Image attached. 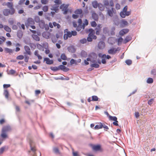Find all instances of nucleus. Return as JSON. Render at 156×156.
Returning <instances> with one entry per match:
<instances>
[{
	"label": "nucleus",
	"instance_id": "3c124183",
	"mask_svg": "<svg viewBox=\"0 0 156 156\" xmlns=\"http://www.w3.org/2000/svg\"><path fill=\"white\" fill-rule=\"evenodd\" d=\"M54 2L56 4L58 5H59L62 3V2L60 0H55L54 1Z\"/></svg>",
	"mask_w": 156,
	"mask_h": 156
},
{
	"label": "nucleus",
	"instance_id": "dca6fc26",
	"mask_svg": "<svg viewBox=\"0 0 156 156\" xmlns=\"http://www.w3.org/2000/svg\"><path fill=\"white\" fill-rule=\"evenodd\" d=\"M42 36L45 38L48 39L50 37L51 34L49 32L46 31L42 34Z\"/></svg>",
	"mask_w": 156,
	"mask_h": 156
},
{
	"label": "nucleus",
	"instance_id": "338daca9",
	"mask_svg": "<svg viewBox=\"0 0 156 156\" xmlns=\"http://www.w3.org/2000/svg\"><path fill=\"white\" fill-rule=\"evenodd\" d=\"M75 62L76 61L74 59H71L70 61V63L71 64H73L74 63L76 64V63Z\"/></svg>",
	"mask_w": 156,
	"mask_h": 156
},
{
	"label": "nucleus",
	"instance_id": "f704fd0d",
	"mask_svg": "<svg viewBox=\"0 0 156 156\" xmlns=\"http://www.w3.org/2000/svg\"><path fill=\"white\" fill-rule=\"evenodd\" d=\"M90 66L95 68H98L99 67V65L97 63H94L91 64Z\"/></svg>",
	"mask_w": 156,
	"mask_h": 156
},
{
	"label": "nucleus",
	"instance_id": "69168bd1",
	"mask_svg": "<svg viewBox=\"0 0 156 156\" xmlns=\"http://www.w3.org/2000/svg\"><path fill=\"white\" fill-rule=\"evenodd\" d=\"M71 33L72 35L76 36L77 35V32L76 31H72Z\"/></svg>",
	"mask_w": 156,
	"mask_h": 156
},
{
	"label": "nucleus",
	"instance_id": "c9c22d12",
	"mask_svg": "<svg viewBox=\"0 0 156 156\" xmlns=\"http://www.w3.org/2000/svg\"><path fill=\"white\" fill-rule=\"evenodd\" d=\"M24 58H25L24 55L23 56V55H20L16 57V59L17 60H23Z\"/></svg>",
	"mask_w": 156,
	"mask_h": 156
},
{
	"label": "nucleus",
	"instance_id": "7ed1b4c3",
	"mask_svg": "<svg viewBox=\"0 0 156 156\" xmlns=\"http://www.w3.org/2000/svg\"><path fill=\"white\" fill-rule=\"evenodd\" d=\"M15 12V9L14 8H12L10 9H5L3 10L2 13L5 16H7L9 14H13Z\"/></svg>",
	"mask_w": 156,
	"mask_h": 156
},
{
	"label": "nucleus",
	"instance_id": "aec40b11",
	"mask_svg": "<svg viewBox=\"0 0 156 156\" xmlns=\"http://www.w3.org/2000/svg\"><path fill=\"white\" fill-rule=\"evenodd\" d=\"M92 148L94 150H95L96 151L100 150L101 149V146L100 145H94L93 146Z\"/></svg>",
	"mask_w": 156,
	"mask_h": 156
},
{
	"label": "nucleus",
	"instance_id": "8fccbe9b",
	"mask_svg": "<svg viewBox=\"0 0 156 156\" xmlns=\"http://www.w3.org/2000/svg\"><path fill=\"white\" fill-rule=\"evenodd\" d=\"M121 8V6L120 5L119 3H117L115 5V9L117 10H118L119 9H120Z\"/></svg>",
	"mask_w": 156,
	"mask_h": 156
},
{
	"label": "nucleus",
	"instance_id": "473e14b6",
	"mask_svg": "<svg viewBox=\"0 0 156 156\" xmlns=\"http://www.w3.org/2000/svg\"><path fill=\"white\" fill-rule=\"evenodd\" d=\"M109 118L111 120L118 122V121H117V118L115 116H112L111 115H109Z\"/></svg>",
	"mask_w": 156,
	"mask_h": 156
},
{
	"label": "nucleus",
	"instance_id": "f03ea898",
	"mask_svg": "<svg viewBox=\"0 0 156 156\" xmlns=\"http://www.w3.org/2000/svg\"><path fill=\"white\" fill-rule=\"evenodd\" d=\"M89 33L88 34V36L87 37V40L88 42H91L92 41L93 39H96L97 37L96 36L94 35L95 31L92 29H90L89 30Z\"/></svg>",
	"mask_w": 156,
	"mask_h": 156
},
{
	"label": "nucleus",
	"instance_id": "603ef678",
	"mask_svg": "<svg viewBox=\"0 0 156 156\" xmlns=\"http://www.w3.org/2000/svg\"><path fill=\"white\" fill-rule=\"evenodd\" d=\"M5 149V147H2L0 148V154H2L4 152Z\"/></svg>",
	"mask_w": 156,
	"mask_h": 156
},
{
	"label": "nucleus",
	"instance_id": "13d9d810",
	"mask_svg": "<svg viewBox=\"0 0 156 156\" xmlns=\"http://www.w3.org/2000/svg\"><path fill=\"white\" fill-rule=\"evenodd\" d=\"M153 101H154V99H150L148 101V104L149 105H151L152 104Z\"/></svg>",
	"mask_w": 156,
	"mask_h": 156
},
{
	"label": "nucleus",
	"instance_id": "39448f33",
	"mask_svg": "<svg viewBox=\"0 0 156 156\" xmlns=\"http://www.w3.org/2000/svg\"><path fill=\"white\" fill-rule=\"evenodd\" d=\"M104 5L107 8V7L110 6L113 7L114 6V4L113 0H111L109 1L108 0H104L103 2Z\"/></svg>",
	"mask_w": 156,
	"mask_h": 156
},
{
	"label": "nucleus",
	"instance_id": "a18cd8bd",
	"mask_svg": "<svg viewBox=\"0 0 156 156\" xmlns=\"http://www.w3.org/2000/svg\"><path fill=\"white\" fill-rule=\"evenodd\" d=\"M51 69L53 71H56L59 70V66L58 67H51Z\"/></svg>",
	"mask_w": 156,
	"mask_h": 156
},
{
	"label": "nucleus",
	"instance_id": "6e6d98bb",
	"mask_svg": "<svg viewBox=\"0 0 156 156\" xmlns=\"http://www.w3.org/2000/svg\"><path fill=\"white\" fill-rule=\"evenodd\" d=\"M91 25L92 27H95L96 26L97 24L95 21H93L91 22Z\"/></svg>",
	"mask_w": 156,
	"mask_h": 156
},
{
	"label": "nucleus",
	"instance_id": "bf43d9fd",
	"mask_svg": "<svg viewBox=\"0 0 156 156\" xmlns=\"http://www.w3.org/2000/svg\"><path fill=\"white\" fill-rule=\"evenodd\" d=\"M108 30L107 27H105L103 28V32L104 33L106 34L108 32Z\"/></svg>",
	"mask_w": 156,
	"mask_h": 156
},
{
	"label": "nucleus",
	"instance_id": "ea45409f",
	"mask_svg": "<svg viewBox=\"0 0 156 156\" xmlns=\"http://www.w3.org/2000/svg\"><path fill=\"white\" fill-rule=\"evenodd\" d=\"M61 58L63 60H66L67 57L65 54H62L61 55Z\"/></svg>",
	"mask_w": 156,
	"mask_h": 156
},
{
	"label": "nucleus",
	"instance_id": "c03bdc74",
	"mask_svg": "<svg viewBox=\"0 0 156 156\" xmlns=\"http://www.w3.org/2000/svg\"><path fill=\"white\" fill-rule=\"evenodd\" d=\"M125 63L128 65H130L132 63V61L130 59H127L125 61Z\"/></svg>",
	"mask_w": 156,
	"mask_h": 156
},
{
	"label": "nucleus",
	"instance_id": "72a5a7b5",
	"mask_svg": "<svg viewBox=\"0 0 156 156\" xmlns=\"http://www.w3.org/2000/svg\"><path fill=\"white\" fill-rule=\"evenodd\" d=\"M33 38L35 40L38 41H40V38L37 35L34 34L32 36Z\"/></svg>",
	"mask_w": 156,
	"mask_h": 156
},
{
	"label": "nucleus",
	"instance_id": "bb28decb",
	"mask_svg": "<svg viewBox=\"0 0 156 156\" xmlns=\"http://www.w3.org/2000/svg\"><path fill=\"white\" fill-rule=\"evenodd\" d=\"M105 6L101 3H99L98 7L99 9L101 11H103L105 9Z\"/></svg>",
	"mask_w": 156,
	"mask_h": 156
},
{
	"label": "nucleus",
	"instance_id": "4d7b16f0",
	"mask_svg": "<svg viewBox=\"0 0 156 156\" xmlns=\"http://www.w3.org/2000/svg\"><path fill=\"white\" fill-rule=\"evenodd\" d=\"M41 2L43 4H46L48 2V1L47 0H41Z\"/></svg>",
	"mask_w": 156,
	"mask_h": 156
},
{
	"label": "nucleus",
	"instance_id": "a211bd4d",
	"mask_svg": "<svg viewBox=\"0 0 156 156\" xmlns=\"http://www.w3.org/2000/svg\"><path fill=\"white\" fill-rule=\"evenodd\" d=\"M2 5H6L7 6V7L9 8L10 9H12L13 8V4L12 2H8L6 3H3Z\"/></svg>",
	"mask_w": 156,
	"mask_h": 156
},
{
	"label": "nucleus",
	"instance_id": "4468645a",
	"mask_svg": "<svg viewBox=\"0 0 156 156\" xmlns=\"http://www.w3.org/2000/svg\"><path fill=\"white\" fill-rule=\"evenodd\" d=\"M105 44L104 42L101 41L99 42L98 44V47L100 49H102L104 48Z\"/></svg>",
	"mask_w": 156,
	"mask_h": 156
},
{
	"label": "nucleus",
	"instance_id": "4be33fe9",
	"mask_svg": "<svg viewBox=\"0 0 156 156\" xmlns=\"http://www.w3.org/2000/svg\"><path fill=\"white\" fill-rule=\"evenodd\" d=\"M56 39H55V36L54 35L52 36H51V40L53 42L55 43V42L57 41V39L59 37V35L58 34H56Z\"/></svg>",
	"mask_w": 156,
	"mask_h": 156
},
{
	"label": "nucleus",
	"instance_id": "e433bc0d",
	"mask_svg": "<svg viewBox=\"0 0 156 156\" xmlns=\"http://www.w3.org/2000/svg\"><path fill=\"white\" fill-rule=\"evenodd\" d=\"M82 12V11L81 9H77L75 11V13L77 14H80Z\"/></svg>",
	"mask_w": 156,
	"mask_h": 156
},
{
	"label": "nucleus",
	"instance_id": "412c9836",
	"mask_svg": "<svg viewBox=\"0 0 156 156\" xmlns=\"http://www.w3.org/2000/svg\"><path fill=\"white\" fill-rule=\"evenodd\" d=\"M102 127L103 124L101 122H100L98 124L96 125L94 128L95 129H101Z\"/></svg>",
	"mask_w": 156,
	"mask_h": 156
},
{
	"label": "nucleus",
	"instance_id": "864d4df0",
	"mask_svg": "<svg viewBox=\"0 0 156 156\" xmlns=\"http://www.w3.org/2000/svg\"><path fill=\"white\" fill-rule=\"evenodd\" d=\"M72 153L73 156H79V154L78 152L74 151L73 149V150Z\"/></svg>",
	"mask_w": 156,
	"mask_h": 156
},
{
	"label": "nucleus",
	"instance_id": "774afa93",
	"mask_svg": "<svg viewBox=\"0 0 156 156\" xmlns=\"http://www.w3.org/2000/svg\"><path fill=\"white\" fill-rule=\"evenodd\" d=\"M12 28L13 30H17L18 29V27L17 25H14L12 26Z\"/></svg>",
	"mask_w": 156,
	"mask_h": 156
},
{
	"label": "nucleus",
	"instance_id": "a19ab883",
	"mask_svg": "<svg viewBox=\"0 0 156 156\" xmlns=\"http://www.w3.org/2000/svg\"><path fill=\"white\" fill-rule=\"evenodd\" d=\"M98 98L96 96H92V101H97L98 100Z\"/></svg>",
	"mask_w": 156,
	"mask_h": 156
},
{
	"label": "nucleus",
	"instance_id": "1a4fd4ad",
	"mask_svg": "<svg viewBox=\"0 0 156 156\" xmlns=\"http://www.w3.org/2000/svg\"><path fill=\"white\" fill-rule=\"evenodd\" d=\"M101 25V24H98L95 29L96 30V34L97 35H99L101 30L102 28Z\"/></svg>",
	"mask_w": 156,
	"mask_h": 156
},
{
	"label": "nucleus",
	"instance_id": "49530a36",
	"mask_svg": "<svg viewBox=\"0 0 156 156\" xmlns=\"http://www.w3.org/2000/svg\"><path fill=\"white\" fill-rule=\"evenodd\" d=\"M16 73V71L15 70L13 69H11L9 71L8 74L10 75H13Z\"/></svg>",
	"mask_w": 156,
	"mask_h": 156
},
{
	"label": "nucleus",
	"instance_id": "79ce46f5",
	"mask_svg": "<svg viewBox=\"0 0 156 156\" xmlns=\"http://www.w3.org/2000/svg\"><path fill=\"white\" fill-rule=\"evenodd\" d=\"M1 136L3 138H6L7 137V135L6 134V133L4 132H2Z\"/></svg>",
	"mask_w": 156,
	"mask_h": 156
},
{
	"label": "nucleus",
	"instance_id": "052dcab7",
	"mask_svg": "<svg viewBox=\"0 0 156 156\" xmlns=\"http://www.w3.org/2000/svg\"><path fill=\"white\" fill-rule=\"evenodd\" d=\"M3 86L4 88H7L10 87V85L9 84H4Z\"/></svg>",
	"mask_w": 156,
	"mask_h": 156
},
{
	"label": "nucleus",
	"instance_id": "6e6552de",
	"mask_svg": "<svg viewBox=\"0 0 156 156\" xmlns=\"http://www.w3.org/2000/svg\"><path fill=\"white\" fill-rule=\"evenodd\" d=\"M34 21L33 19L32 18H29L27 19V22L25 23V24L26 26L27 27L31 25H34Z\"/></svg>",
	"mask_w": 156,
	"mask_h": 156
},
{
	"label": "nucleus",
	"instance_id": "7c9ffc66",
	"mask_svg": "<svg viewBox=\"0 0 156 156\" xmlns=\"http://www.w3.org/2000/svg\"><path fill=\"white\" fill-rule=\"evenodd\" d=\"M83 28V29H84V26H82V25L80 24V25H79L76 27V30L78 31H80L81 29Z\"/></svg>",
	"mask_w": 156,
	"mask_h": 156
},
{
	"label": "nucleus",
	"instance_id": "5fc2aeb1",
	"mask_svg": "<svg viewBox=\"0 0 156 156\" xmlns=\"http://www.w3.org/2000/svg\"><path fill=\"white\" fill-rule=\"evenodd\" d=\"M30 145L31 147V150L34 152H35L36 151V149L35 147H32V144L31 142H30Z\"/></svg>",
	"mask_w": 156,
	"mask_h": 156
},
{
	"label": "nucleus",
	"instance_id": "37998d69",
	"mask_svg": "<svg viewBox=\"0 0 156 156\" xmlns=\"http://www.w3.org/2000/svg\"><path fill=\"white\" fill-rule=\"evenodd\" d=\"M120 16L123 18H124L125 17L126 15L125 14V12H124L123 11H121L120 12Z\"/></svg>",
	"mask_w": 156,
	"mask_h": 156
},
{
	"label": "nucleus",
	"instance_id": "e2e57ef3",
	"mask_svg": "<svg viewBox=\"0 0 156 156\" xmlns=\"http://www.w3.org/2000/svg\"><path fill=\"white\" fill-rule=\"evenodd\" d=\"M41 91L39 90H36L35 91V94L36 95H38L40 94Z\"/></svg>",
	"mask_w": 156,
	"mask_h": 156
},
{
	"label": "nucleus",
	"instance_id": "58836bf2",
	"mask_svg": "<svg viewBox=\"0 0 156 156\" xmlns=\"http://www.w3.org/2000/svg\"><path fill=\"white\" fill-rule=\"evenodd\" d=\"M147 82L148 83H153V80L152 78L149 77L147 79Z\"/></svg>",
	"mask_w": 156,
	"mask_h": 156
},
{
	"label": "nucleus",
	"instance_id": "6ab92c4d",
	"mask_svg": "<svg viewBox=\"0 0 156 156\" xmlns=\"http://www.w3.org/2000/svg\"><path fill=\"white\" fill-rule=\"evenodd\" d=\"M10 129V127L9 126H6L4 127L2 130V132H4V133H6L7 132H8L9 131Z\"/></svg>",
	"mask_w": 156,
	"mask_h": 156
},
{
	"label": "nucleus",
	"instance_id": "20e7f679",
	"mask_svg": "<svg viewBox=\"0 0 156 156\" xmlns=\"http://www.w3.org/2000/svg\"><path fill=\"white\" fill-rule=\"evenodd\" d=\"M97 57V55L95 53H91L89 55V58L87 59V60L91 61L92 62H94L96 61Z\"/></svg>",
	"mask_w": 156,
	"mask_h": 156
},
{
	"label": "nucleus",
	"instance_id": "680f3d73",
	"mask_svg": "<svg viewBox=\"0 0 156 156\" xmlns=\"http://www.w3.org/2000/svg\"><path fill=\"white\" fill-rule=\"evenodd\" d=\"M54 151L56 153H58L59 152V150L58 148L55 147L53 149Z\"/></svg>",
	"mask_w": 156,
	"mask_h": 156
},
{
	"label": "nucleus",
	"instance_id": "f3484780",
	"mask_svg": "<svg viewBox=\"0 0 156 156\" xmlns=\"http://www.w3.org/2000/svg\"><path fill=\"white\" fill-rule=\"evenodd\" d=\"M128 23L127 21L124 19L122 20H121V25L122 27H124L128 25Z\"/></svg>",
	"mask_w": 156,
	"mask_h": 156
},
{
	"label": "nucleus",
	"instance_id": "9d476101",
	"mask_svg": "<svg viewBox=\"0 0 156 156\" xmlns=\"http://www.w3.org/2000/svg\"><path fill=\"white\" fill-rule=\"evenodd\" d=\"M116 12V10L112 7L111 9H108L107 10L108 14L110 16H113V13H115Z\"/></svg>",
	"mask_w": 156,
	"mask_h": 156
},
{
	"label": "nucleus",
	"instance_id": "2eb2a0df",
	"mask_svg": "<svg viewBox=\"0 0 156 156\" xmlns=\"http://www.w3.org/2000/svg\"><path fill=\"white\" fill-rule=\"evenodd\" d=\"M44 61L46 62V64H51L53 63V61L52 60H50L48 58H44Z\"/></svg>",
	"mask_w": 156,
	"mask_h": 156
},
{
	"label": "nucleus",
	"instance_id": "2f4dec72",
	"mask_svg": "<svg viewBox=\"0 0 156 156\" xmlns=\"http://www.w3.org/2000/svg\"><path fill=\"white\" fill-rule=\"evenodd\" d=\"M92 17L95 20H97L98 19V15L95 12H94L92 14Z\"/></svg>",
	"mask_w": 156,
	"mask_h": 156
},
{
	"label": "nucleus",
	"instance_id": "9b49d317",
	"mask_svg": "<svg viewBox=\"0 0 156 156\" xmlns=\"http://www.w3.org/2000/svg\"><path fill=\"white\" fill-rule=\"evenodd\" d=\"M118 51L117 49L114 48H112L108 51V53L110 54L114 55Z\"/></svg>",
	"mask_w": 156,
	"mask_h": 156
},
{
	"label": "nucleus",
	"instance_id": "c85d7f7f",
	"mask_svg": "<svg viewBox=\"0 0 156 156\" xmlns=\"http://www.w3.org/2000/svg\"><path fill=\"white\" fill-rule=\"evenodd\" d=\"M4 30L7 32H11V29L8 26H4Z\"/></svg>",
	"mask_w": 156,
	"mask_h": 156
},
{
	"label": "nucleus",
	"instance_id": "f8f14e48",
	"mask_svg": "<svg viewBox=\"0 0 156 156\" xmlns=\"http://www.w3.org/2000/svg\"><path fill=\"white\" fill-rule=\"evenodd\" d=\"M129 31V30L127 29H125L121 30L119 32V34L120 35L122 36L126 34Z\"/></svg>",
	"mask_w": 156,
	"mask_h": 156
},
{
	"label": "nucleus",
	"instance_id": "423d86ee",
	"mask_svg": "<svg viewBox=\"0 0 156 156\" xmlns=\"http://www.w3.org/2000/svg\"><path fill=\"white\" fill-rule=\"evenodd\" d=\"M68 5H65L64 4H62L60 5V9H62V11H64V14H66L67 13L68 11Z\"/></svg>",
	"mask_w": 156,
	"mask_h": 156
},
{
	"label": "nucleus",
	"instance_id": "cd10ccee",
	"mask_svg": "<svg viewBox=\"0 0 156 156\" xmlns=\"http://www.w3.org/2000/svg\"><path fill=\"white\" fill-rule=\"evenodd\" d=\"M17 36L19 38H21L23 35V33L21 30H18L17 32Z\"/></svg>",
	"mask_w": 156,
	"mask_h": 156
},
{
	"label": "nucleus",
	"instance_id": "5701e85b",
	"mask_svg": "<svg viewBox=\"0 0 156 156\" xmlns=\"http://www.w3.org/2000/svg\"><path fill=\"white\" fill-rule=\"evenodd\" d=\"M59 70H62L64 71H67L69 70L68 69L62 65H60L59 66Z\"/></svg>",
	"mask_w": 156,
	"mask_h": 156
},
{
	"label": "nucleus",
	"instance_id": "0eeeda50",
	"mask_svg": "<svg viewBox=\"0 0 156 156\" xmlns=\"http://www.w3.org/2000/svg\"><path fill=\"white\" fill-rule=\"evenodd\" d=\"M68 29H66L65 30V32H66L64 35V38L65 40H67L68 37H72V33L70 31H68Z\"/></svg>",
	"mask_w": 156,
	"mask_h": 156
},
{
	"label": "nucleus",
	"instance_id": "0e129e2a",
	"mask_svg": "<svg viewBox=\"0 0 156 156\" xmlns=\"http://www.w3.org/2000/svg\"><path fill=\"white\" fill-rule=\"evenodd\" d=\"M128 7L127 6H126L123 8L122 11L124 12H126L127 10Z\"/></svg>",
	"mask_w": 156,
	"mask_h": 156
},
{
	"label": "nucleus",
	"instance_id": "a878e982",
	"mask_svg": "<svg viewBox=\"0 0 156 156\" xmlns=\"http://www.w3.org/2000/svg\"><path fill=\"white\" fill-rule=\"evenodd\" d=\"M4 50L6 53H9V54L12 53L13 51L11 49H9L7 48H4Z\"/></svg>",
	"mask_w": 156,
	"mask_h": 156
},
{
	"label": "nucleus",
	"instance_id": "de8ad7c7",
	"mask_svg": "<svg viewBox=\"0 0 156 156\" xmlns=\"http://www.w3.org/2000/svg\"><path fill=\"white\" fill-rule=\"evenodd\" d=\"M48 7L47 5L44 6L42 9L43 10L44 12H46L48 11Z\"/></svg>",
	"mask_w": 156,
	"mask_h": 156
},
{
	"label": "nucleus",
	"instance_id": "f257e3e1",
	"mask_svg": "<svg viewBox=\"0 0 156 156\" xmlns=\"http://www.w3.org/2000/svg\"><path fill=\"white\" fill-rule=\"evenodd\" d=\"M24 49L25 51V52L23 53L25 57L24 61L26 62H27L28 61L29 57L27 55H30L31 54V53L30 48L27 45L25 46Z\"/></svg>",
	"mask_w": 156,
	"mask_h": 156
},
{
	"label": "nucleus",
	"instance_id": "393cba45",
	"mask_svg": "<svg viewBox=\"0 0 156 156\" xmlns=\"http://www.w3.org/2000/svg\"><path fill=\"white\" fill-rule=\"evenodd\" d=\"M93 7L94 8H97L98 6V4L96 1H94L92 2Z\"/></svg>",
	"mask_w": 156,
	"mask_h": 156
},
{
	"label": "nucleus",
	"instance_id": "c756f323",
	"mask_svg": "<svg viewBox=\"0 0 156 156\" xmlns=\"http://www.w3.org/2000/svg\"><path fill=\"white\" fill-rule=\"evenodd\" d=\"M101 58H102L101 60V62L103 64H105L106 63V61L105 60V58H106V55L105 54L103 55L102 56Z\"/></svg>",
	"mask_w": 156,
	"mask_h": 156
},
{
	"label": "nucleus",
	"instance_id": "09e8293b",
	"mask_svg": "<svg viewBox=\"0 0 156 156\" xmlns=\"http://www.w3.org/2000/svg\"><path fill=\"white\" fill-rule=\"evenodd\" d=\"M87 40L86 38H83L80 41V42L81 44H84L87 42Z\"/></svg>",
	"mask_w": 156,
	"mask_h": 156
},
{
	"label": "nucleus",
	"instance_id": "b1692460",
	"mask_svg": "<svg viewBox=\"0 0 156 156\" xmlns=\"http://www.w3.org/2000/svg\"><path fill=\"white\" fill-rule=\"evenodd\" d=\"M34 55L37 56L39 60L41 59L42 58V57L39 55V51L38 50L35 51L34 52Z\"/></svg>",
	"mask_w": 156,
	"mask_h": 156
},
{
	"label": "nucleus",
	"instance_id": "4c0bfd02",
	"mask_svg": "<svg viewBox=\"0 0 156 156\" xmlns=\"http://www.w3.org/2000/svg\"><path fill=\"white\" fill-rule=\"evenodd\" d=\"M4 95L5 96V97L6 98H8L9 97V92L7 90H5L4 91Z\"/></svg>",
	"mask_w": 156,
	"mask_h": 156
},
{
	"label": "nucleus",
	"instance_id": "ddd939ff",
	"mask_svg": "<svg viewBox=\"0 0 156 156\" xmlns=\"http://www.w3.org/2000/svg\"><path fill=\"white\" fill-rule=\"evenodd\" d=\"M59 7V6L58 5L55 4L52 6V7L51 8V10L55 11L56 12H57L58 10V8Z\"/></svg>",
	"mask_w": 156,
	"mask_h": 156
}]
</instances>
